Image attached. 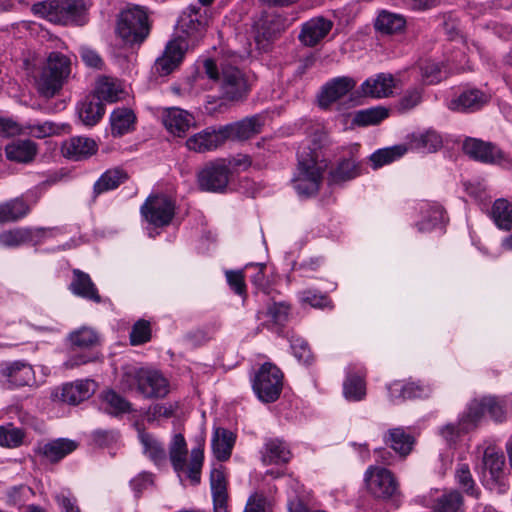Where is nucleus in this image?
I'll return each instance as SVG.
<instances>
[{"mask_svg":"<svg viewBox=\"0 0 512 512\" xmlns=\"http://www.w3.org/2000/svg\"><path fill=\"white\" fill-rule=\"evenodd\" d=\"M204 69L210 79L219 82L222 98L229 101H239L246 97L249 86L244 74L237 67L223 65L221 73H219L214 60L206 59Z\"/></svg>","mask_w":512,"mask_h":512,"instance_id":"obj_6","label":"nucleus"},{"mask_svg":"<svg viewBox=\"0 0 512 512\" xmlns=\"http://www.w3.org/2000/svg\"><path fill=\"white\" fill-rule=\"evenodd\" d=\"M187 456L188 448L184 436L181 433H175L169 443L171 465L181 481L185 475L192 485H198L204 461L203 448L198 446L191 450L188 464Z\"/></svg>","mask_w":512,"mask_h":512,"instance_id":"obj_2","label":"nucleus"},{"mask_svg":"<svg viewBox=\"0 0 512 512\" xmlns=\"http://www.w3.org/2000/svg\"><path fill=\"white\" fill-rule=\"evenodd\" d=\"M124 89L122 84L117 80L109 77H102L98 80L95 88V94L97 98L113 103L123 98Z\"/></svg>","mask_w":512,"mask_h":512,"instance_id":"obj_34","label":"nucleus"},{"mask_svg":"<svg viewBox=\"0 0 512 512\" xmlns=\"http://www.w3.org/2000/svg\"><path fill=\"white\" fill-rule=\"evenodd\" d=\"M176 406L173 404H155L149 407L146 413L148 422H153L160 417L170 418L174 415Z\"/></svg>","mask_w":512,"mask_h":512,"instance_id":"obj_61","label":"nucleus"},{"mask_svg":"<svg viewBox=\"0 0 512 512\" xmlns=\"http://www.w3.org/2000/svg\"><path fill=\"white\" fill-rule=\"evenodd\" d=\"M136 117L129 108H117L110 116L111 133L115 137L129 133L134 128Z\"/></svg>","mask_w":512,"mask_h":512,"instance_id":"obj_33","label":"nucleus"},{"mask_svg":"<svg viewBox=\"0 0 512 512\" xmlns=\"http://www.w3.org/2000/svg\"><path fill=\"white\" fill-rule=\"evenodd\" d=\"M30 211L22 198H15L0 204V223L14 222L25 217Z\"/></svg>","mask_w":512,"mask_h":512,"instance_id":"obj_40","label":"nucleus"},{"mask_svg":"<svg viewBox=\"0 0 512 512\" xmlns=\"http://www.w3.org/2000/svg\"><path fill=\"white\" fill-rule=\"evenodd\" d=\"M442 146L441 136L433 131L427 130L422 133L413 134L410 140V149L422 153H432Z\"/></svg>","mask_w":512,"mask_h":512,"instance_id":"obj_37","label":"nucleus"},{"mask_svg":"<svg viewBox=\"0 0 512 512\" xmlns=\"http://www.w3.org/2000/svg\"><path fill=\"white\" fill-rule=\"evenodd\" d=\"M235 435L225 428H216L212 436V450L219 461H226L230 458L235 444Z\"/></svg>","mask_w":512,"mask_h":512,"instance_id":"obj_30","label":"nucleus"},{"mask_svg":"<svg viewBox=\"0 0 512 512\" xmlns=\"http://www.w3.org/2000/svg\"><path fill=\"white\" fill-rule=\"evenodd\" d=\"M186 46L187 43L181 38L169 41L163 54L155 61L154 69L156 73L165 76L178 67L184 57Z\"/></svg>","mask_w":512,"mask_h":512,"instance_id":"obj_17","label":"nucleus"},{"mask_svg":"<svg viewBox=\"0 0 512 512\" xmlns=\"http://www.w3.org/2000/svg\"><path fill=\"white\" fill-rule=\"evenodd\" d=\"M98 145L94 139L84 136H74L65 140L61 145L62 155L70 160H85L94 155Z\"/></svg>","mask_w":512,"mask_h":512,"instance_id":"obj_21","label":"nucleus"},{"mask_svg":"<svg viewBox=\"0 0 512 512\" xmlns=\"http://www.w3.org/2000/svg\"><path fill=\"white\" fill-rule=\"evenodd\" d=\"M343 393L347 400L361 401L366 395V387L363 378L349 375L343 384Z\"/></svg>","mask_w":512,"mask_h":512,"instance_id":"obj_51","label":"nucleus"},{"mask_svg":"<svg viewBox=\"0 0 512 512\" xmlns=\"http://www.w3.org/2000/svg\"><path fill=\"white\" fill-rule=\"evenodd\" d=\"M361 174L360 163L353 156L343 158L330 171V179L334 183L351 180Z\"/></svg>","mask_w":512,"mask_h":512,"instance_id":"obj_38","label":"nucleus"},{"mask_svg":"<svg viewBox=\"0 0 512 512\" xmlns=\"http://www.w3.org/2000/svg\"><path fill=\"white\" fill-rule=\"evenodd\" d=\"M488 97L478 89L463 91L448 102V108L454 112H470L480 109L487 103Z\"/></svg>","mask_w":512,"mask_h":512,"instance_id":"obj_25","label":"nucleus"},{"mask_svg":"<svg viewBox=\"0 0 512 512\" xmlns=\"http://www.w3.org/2000/svg\"><path fill=\"white\" fill-rule=\"evenodd\" d=\"M226 142L223 127L218 128L210 126L186 140V147L194 152L204 153L213 151L222 146Z\"/></svg>","mask_w":512,"mask_h":512,"instance_id":"obj_16","label":"nucleus"},{"mask_svg":"<svg viewBox=\"0 0 512 512\" xmlns=\"http://www.w3.org/2000/svg\"><path fill=\"white\" fill-rule=\"evenodd\" d=\"M227 281L231 289L238 295H246V285L244 275L241 271H227Z\"/></svg>","mask_w":512,"mask_h":512,"instance_id":"obj_64","label":"nucleus"},{"mask_svg":"<svg viewBox=\"0 0 512 512\" xmlns=\"http://www.w3.org/2000/svg\"><path fill=\"white\" fill-rule=\"evenodd\" d=\"M78 443L67 438H58L37 447L36 453L50 463H56L75 451Z\"/></svg>","mask_w":512,"mask_h":512,"instance_id":"obj_23","label":"nucleus"},{"mask_svg":"<svg viewBox=\"0 0 512 512\" xmlns=\"http://www.w3.org/2000/svg\"><path fill=\"white\" fill-rule=\"evenodd\" d=\"M422 100V90L413 88L407 90L403 97L399 100L398 109L401 111H409L416 107Z\"/></svg>","mask_w":512,"mask_h":512,"instance_id":"obj_59","label":"nucleus"},{"mask_svg":"<svg viewBox=\"0 0 512 512\" xmlns=\"http://www.w3.org/2000/svg\"><path fill=\"white\" fill-rule=\"evenodd\" d=\"M117 32L129 44L141 43L149 34L147 13L135 6L121 12Z\"/></svg>","mask_w":512,"mask_h":512,"instance_id":"obj_7","label":"nucleus"},{"mask_svg":"<svg viewBox=\"0 0 512 512\" xmlns=\"http://www.w3.org/2000/svg\"><path fill=\"white\" fill-rule=\"evenodd\" d=\"M205 26V20L200 7L190 5L180 16L178 27L190 36L200 32Z\"/></svg>","mask_w":512,"mask_h":512,"instance_id":"obj_32","label":"nucleus"},{"mask_svg":"<svg viewBox=\"0 0 512 512\" xmlns=\"http://www.w3.org/2000/svg\"><path fill=\"white\" fill-rule=\"evenodd\" d=\"M388 117V110L383 107L369 108L357 111L353 124L358 126L376 125Z\"/></svg>","mask_w":512,"mask_h":512,"instance_id":"obj_49","label":"nucleus"},{"mask_svg":"<svg viewBox=\"0 0 512 512\" xmlns=\"http://www.w3.org/2000/svg\"><path fill=\"white\" fill-rule=\"evenodd\" d=\"M95 388L96 383L93 380H77L75 382L66 383L61 388L56 389L52 396L54 400L70 405H77L90 398L95 392Z\"/></svg>","mask_w":512,"mask_h":512,"instance_id":"obj_15","label":"nucleus"},{"mask_svg":"<svg viewBox=\"0 0 512 512\" xmlns=\"http://www.w3.org/2000/svg\"><path fill=\"white\" fill-rule=\"evenodd\" d=\"M483 465L486 470L491 474V477L496 478L502 471L504 465V456L493 449H486L483 456Z\"/></svg>","mask_w":512,"mask_h":512,"instance_id":"obj_54","label":"nucleus"},{"mask_svg":"<svg viewBox=\"0 0 512 512\" xmlns=\"http://www.w3.org/2000/svg\"><path fill=\"white\" fill-rule=\"evenodd\" d=\"M126 391L136 390L147 399L164 398L169 393L168 380L156 370L126 365L120 379Z\"/></svg>","mask_w":512,"mask_h":512,"instance_id":"obj_1","label":"nucleus"},{"mask_svg":"<svg viewBox=\"0 0 512 512\" xmlns=\"http://www.w3.org/2000/svg\"><path fill=\"white\" fill-rule=\"evenodd\" d=\"M356 81L348 76L336 77L328 81L318 95V102L322 108H327L353 90Z\"/></svg>","mask_w":512,"mask_h":512,"instance_id":"obj_19","label":"nucleus"},{"mask_svg":"<svg viewBox=\"0 0 512 512\" xmlns=\"http://www.w3.org/2000/svg\"><path fill=\"white\" fill-rule=\"evenodd\" d=\"M368 492L375 498L387 500L399 493L398 483L392 472L379 466H370L365 472Z\"/></svg>","mask_w":512,"mask_h":512,"instance_id":"obj_9","label":"nucleus"},{"mask_svg":"<svg viewBox=\"0 0 512 512\" xmlns=\"http://www.w3.org/2000/svg\"><path fill=\"white\" fill-rule=\"evenodd\" d=\"M138 438L143 447V453L155 464L166 462L167 453L164 445L152 434L142 429L138 430Z\"/></svg>","mask_w":512,"mask_h":512,"instance_id":"obj_29","label":"nucleus"},{"mask_svg":"<svg viewBox=\"0 0 512 512\" xmlns=\"http://www.w3.org/2000/svg\"><path fill=\"white\" fill-rule=\"evenodd\" d=\"M291 349L293 351L294 356L298 359L299 362L304 364L311 363L313 356L308 346V343L300 338L294 339L291 342Z\"/></svg>","mask_w":512,"mask_h":512,"instance_id":"obj_60","label":"nucleus"},{"mask_svg":"<svg viewBox=\"0 0 512 512\" xmlns=\"http://www.w3.org/2000/svg\"><path fill=\"white\" fill-rule=\"evenodd\" d=\"M384 442L401 456H406L412 450L414 438L403 428L397 427L388 430L384 436Z\"/></svg>","mask_w":512,"mask_h":512,"instance_id":"obj_35","label":"nucleus"},{"mask_svg":"<svg viewBox=\"0 0 512 512\" xmlns=\"http://www.w3.org/2000/svg\"><path fill=\"white\" fill-rule=\"evenodd\" d=\"M21 132L17 135H26L37 139H43L53 135L60 134L61 128L58 124L52 121L44 122H28L20 125Z\"/></svg>","mask_w":512,"mask_h":512,"instance_id":"obj_39","label":"nucleus"},{"mask_svg":"<svg viewBox=\"0 0 512 512\" xmlns=\"http://www.w3.org/2000/svg\"><path fill=\"white\" fill-rule=\"evenodd\" d=\"M421 210L424 213L423 220L417 224L418 230L421 232L433 229L444 220V211L439 205L425 204Z\"/></svg>","mask_w":512,"mask_h":512,"instance_id":"obj_47","label":"nucleus"},{"mask_svg":"<svg viewBox=\"0 0 512 512\" xmlns=\"http://www.w3.org/2000/svg\"><path fill=\"white\" fill-rule=\"evenodd\" d=\"M405 27L406 20L402 15L388 11L380 12L375 21V29L382 34H398L403 32Z\"/></svg>","mask_w":512,"mask_h":512,"instance_id":"obj_36","label":"nucleus"},{"mask_svg":"<svg viewBox=\"0 0 512 512\" xmlns=\"http://www.w3.org/2000/svg\"><path fill=\"white\" fill-rule=\"evenodd\" d=\"M408 148L405 145H395L375 151L370 156L373 168L377 169L400 159Z\"/></svg>","mask_w":512,"mask_h":512,"instance_id":"obj_42","label":"nucleus"},{"mask_svg":"<svg viewBox=\"0 0 512 512\" xmlns=\"http://www.w3.org/2000/svg\"><path fill=\"white\" fill-rule=\"evenodd\" d=\"M68 340L73 347L86 349L94 347L99 343V335L93 328L81 327L71 332Z\"/></svg>","mask_w":512,"mask_h":512,"instance_id":"obj_43","label":"nucleus"},{"mask_svg":"<svg viewBox=\"0 0 512 512\" xmlns=\"http://www.w3.org/2000/svg\"><path fill=\"white\" fill-rule=\"evenodd\" d=\"M151 339L150 323L146 320H138L130 332V343L134 346L144 344Z\"/></svg>","mask_w":512,"mask_h":512,"instance_id":"obj_55","label":"nucleus"},{"mask_svg":"<svg viewBox=\"0 0 512 512\" xmlns=\"http://www.w3.org/2000/svg\"><path fill=\"white\" fill-rule=\"evenodd\" d=\"M421 76L426 84H436L443 79V73L438 63L426 61L420 67Z\"/></svg>","mask_w":512,"mask_h":512,"instance_id":"obj_56","label":"nucleus"},{"mask_svg":"<svg viewBox=\"0 0 512 512\" xmlns=\"http://www.w3.org/2000/svg\"><path fill=\"white\" fill-rule=\"evenodd\" d=\"M264 125V119L260 115L246 117L240 121L223 125V131L228 140H247L259 134Z\"/></svg>","mask_w":512,"mask_h":512,"instance_id":"obj_18","label":"nucleus"},{"mask_svg":"<svg viewBox=\"0 0 512 512\" xmlns=\"http://www.w3.org/2000/svg\"><path fill=\"white\" fill-rule=\"evenodd\" d=\"M408 389L409 388H406V383L401 381L392 382L387 386L390 401L397 403L407 400Z\"/></svg>","mask_w":512,"mask_h":512,"instance_id":"obj_63","label":"nucleus"},{"mask_svg":"<svg viewBox=\"0 0 512 512\" xmlns=\"http://www.w3.org/2000/svg\"><path fill=\"white\" fill-rule=\"evenodd\" d=\"M127 174L120 168L109 169L104 172L94 184V192L101 194L103 192L117 188L125 182Z\"/></svg>","mask_w":512,"mask_h":512,"instance_id":"obj_41","label":"nucleus"},{"mask_svg":"<svg viewBox=\"0 0 512 512\" xmlns=\"http://www.w3.org/2000/svg\"><path fill=\"white\" fill-rule=\"evenodd\" d=\"M463 151L469 157L483 163H496L503 159V153L497 146L476 138L466 139Z\"/></svg>","mask_w":512,"mask_h":512,"instance_id":"obj_20","label":"nucleus"},{"mask_svg":"<svg viewBox=\"0 0 512 512\" xmlns=\"http://www.w3.org/2000/svg\"><path fill=\"white\" fill-rule=\"evenodd\" d=\"M395 87L394 77L389 73H379L366 79L360 86L358 93L365 97L386 98L393 94Z\"/></svg>","mask_w":512,"mask_h":512,"instance_id":"obj_22","label":"nucleus"},{"mask_svg":"<svg viewBox=\"0 0 512 512\" xmlns=\"http://www.w3.org/2000/svg\"><path fill=\"white\" fill-rule=\"evenodd\" d=\"M69 289L74 295L86 300L95 303H100L102 300L90 276L79 269L73 270V279L69 285Z\"/></svg>","mask_w":512,"mask_h":512,"instance_id":"obj_26","label":"nucleus"},{"mask_svg":"<svg viewBox=\"0 0 512 512\" xmlns=\"http://www.w3.org/2000/svg\"><path fill=\"white\" fill-rule=\"evenodd\" d=\"M290 458V449L283 440L269 439L266 441L262 452V461L264 464L287 463Z\"/></svg>","mask_w":512,"mask_h":512,"instance_id":"obj_31","label":"nucleus"},{"mask_svg":"<svg viewBox=\"0 0 512 512\" xmlns=\"http://www.w3.org/2000/svg\"><path fill=\"white\" fill-rule=\"evenodd\" d=\"M434 512H463V498L457 491L439 496L433 506Z\"/></svg>","mask_w":512,"mask_h":512,"instance_id":"obj_44","label":"nucleus"},{"mask_svg":"<svg viewBox=\"0 0 512 512\" xmlns=\"http://www.w3.org/2000/svg\"><path fill=\"white\" fill-rule=\"evenodd\" d=\"M70 74V58L60 52H51L36 78L37 91L45 98H52L62 89Z\"/></svg>","mask_w":512,"mask_h":512,"instance_id":"obj_5","label":"nucleus"},{"mask_svg":"<svg viewBox=\"0 0 512 512\" xmlns=\"http://www.w3.org/2000/svg\"><path fill=\"white\" fill-rule=\"evenodd\" d=\"M31 232L25 228L6 230L0 233V247L16 248L30 241Z\"/></svg>","mask_w":512,"mask_h":512,"instance_id":"obj_48","label":"nucleus"},{"mask_svg":"<svg viewBox=\"0 0 512 512\" xmlns=\"http://www.w3.org/2000/svg\"><path fill=\"white\" fill-rule=\"evenodd\" d=\"M102 399L106 405L105 410L112 415L126 413L131 410L130 402L113 390L104 392Z\"/></svg>","mask_w":512,"mask_h":512,"instance_id":"obj_50","label":"nucleus"},{"mask_svg":"<svg viewBox=\"0 0 512 512\" xmlns=\"http://www.w3.org/2000/svg\"><path fill=\"white\" fill-rule=\"evenodd\" d=\"M82 61L88 66L96 69H101L103 60L100 55L93 49L83 46L79 49Z\"/></svg>","mask_w":512,"mask_h":512,"instance_id":"obj_62","label":"nucleus"},{"mask_svg":"<svg viewBox=\"0 0 512 512\" xmlns=\"http://www.w3.org/2000/svg\"><path fill=\"white\" fill-rule=\"evenodd\" d=\"M484 403L486 404V413H488L493 420L497 422L504 420L506 412L500 399L488 396L484 397Z\"/></svg>","mask_w":512,"mask_h":512,"instance_id":"obj_58","label":"nucleus"},{"mask_svg":"<svg viewBox=\"0 0 512 512\" xmlns=\"http://www.w3.org/2000/svg\"><path fill=\"white\" fill-rule=\"evenodd\" d=\"M162 121L171 134L182 137L193 124L194 118L187 111L172 107L164 111Z\"/></svg>","mask_w":512,"mask_h":512,"instance_id":"obj_24","label":"nucleus"},{"mask_svg":"<svg viewBox=\"0 0 512 512\" xmlns=\"http://www.w3.org/2000/svg\"><path fill=\"white\" fill-rule=\"evenodd\" d=\"M290 20L281 14L263 13L255 23V40L266 48L277 39L289 26Z\"/></svg>","mask_w":512,"mask_h":512,"instance_id":"obj_11","label":"nucleus"},{"mask_svg":"<svg viewBox=\"0 0 512 512\" xmlns=\"http://www.w3.org/2000/svg\"><path fill=\"white\" fill-rule=\"evenodd\" d=\"M492 217L500 229H512V205L506 199H497L492 207Z\"/></svg>","mask_w":512,"mask_h":512,"instance_id":"obj_46","label":"nucleus"},{"mask_svg":"<svg viewBox=\"0 0 512 512\" xmlns=\"http://www.w3.org/2000/svg\"><path fill=\"white\" fill-rule=\"evenodd\" d=\"M486 413V404L484 398L473 400L468 405L467 411L461 416V426L463 430H472Z\"/></svg>","mask_w":512,"mask_h":512,"instance_id":"obj_45","label":"nucleus"},{"mask_svg":"<svg viewBox=\"0 0 512 512\" xmlns=\"http://www.w3.org/2000/svg\"><path fill=\"white\" fill-rule=\"evenodd\" d=\"M229 173L223 161L209 162L197 174L199 187L204 191L222 192L228 184Z\"/></svg>","mask_w":512,"mask_h":512,"instance_id":"obj_12","label":"nucleus"},{"mask_svg":"<svg viewBox=\"0 0 512 512\" xmlns=\"http://www.w3.org/2000/svg\"><path fill=\"white\" fill-rule=\"evenodd\" d=\"M290 305L285 301H274L267 306L266 316L276 325H283L289 318Z\"/></svg>","mask_w":512,"mask_h":512,"instance_id":"obj_53","label":"nucleus"},{"mask_svg":"<svg viewBox=\"0 0 512 512\" xmlns=\"http://www.w3.org/2000/svg\"><path fill=\"white\" fill-rule=\"evenodd\" d=\"M327 167L319 154L309 148L298 154V165L292 184L298 195L309 197L315 195L320 188L323 173Z\"/></svg>","mask_w":512,"mask_h":512,"instance_id":"obj_3","label":"nucleus"},{"mask_svg":"<svg viewBox=\"0 0 512 512\" xmlns=\"http://www.w3.org/2000/svg\"><path fill=\"white\" fill-rule=\"evenodd\" d=\"M333 26V21L324 16L313 17L301 25L298 39L302 45L314 47L328 36Z\"/></svg>","mask_w":512,"mask_h":512,"instance_id":"obj_14","label":"nucleus"},{"mask_svg":"<svg viewBox=\"0 0 512 512\" xmlns=\"http://www.w3.org/2000/svg\"><path fill=\"white\" fill-rule=\"evenodd\" d=\"M34 15L61 25H83L86 5L84 0H46L32 5Z\"/></svg>","mask_w":512,"mask_h":512,"instance_id":"obj_4","label":"nucleus"},{"mask_svg":"<svg viewBox=\"0 0 512 512\" xmlns=\"http://www.w3.org/2000/svg\"><path fill=\"white\" fill-rule=\"evenodd\" d=\"M283 374L278 367L264 363L253 380V390L260 401L271 403L276 401L282 391Z\"/></svg>","mask_w":512,"mask_h":512,"instance_id":"obj_8","label":"nucleus"},{"mask_svg":"<svg viewBox=\"0 0 512 512\" xmlns=\"http://www.w3.org/2000/svg\"><path fill=\"white\" fill-rule=\"evenodd\" d=\"M0 377L3 384L9 389L31 386L36 382L32 366L23 361L3 364L0 369Z\"/></svg>","mask_w":512,"mask_h":512,"instance_id":"obj_13","label":"nucleus"},{"mask_svg":"<svg viewBox=\"0 0 512 512\" xmlns=\"http://www.w3.org/2000/svg\"><path fill=\"white\" fill-rule=\"evenodd\" d=\"M174 213V202L164 195L150 196L141 206L142 216L147 222L156 227L169 225L174 217Z\"/></svg>","mask_w":512,"mask_h":512,"instance_id":"obj_10","label":"nucleus"},{"mask_svg":"<svg viewBox=\"0 0 512 512\" xmlns=\"http://www.w3.org/2000/svg\"><path fill=\"white\" fill-rule=\"evenodd\" d=\"M5 153L8 160L27 164L35 159L38 145L29 139L15 140L6 145Z\"/></svg>","mask_w":512,"mask_h":512,"instance_id":"obj_27","label":"nucleus"},{"mask_svg":"<svg viewBox=\"0 0 512 512\" xmlns=\"http://www.w3.org/2000/svg\"><path fill=\"white\" fill-rule=\"evenodd\" d=\"M457 483L459 486L466 491V493L476 496V492L474 489V480L470 473L469 467L467 464H460L456 470L455 474Z\"/></svg>","mask_w":512,"mask_h":512,"instance_id":"obj_57","label":"nucleus"},{"mask_svg":"<svg viewBox=\"0 0 512 512\" xmlns=\"http://www.w3.org/2000/svg\"><path fill=\"white\" fill-rule=\"evenodd\" d=\"M77 113L84 125L94 126L102 119L105 107L99 98L89 95L78 104Z\"/></svg>","mask_w":512,"mask_h":512,"instance_id":"obj_28","label":"nucleus"},{"mask_svg":"<svg viewBox=\"0 0 512 512\" xmlns=\"http://www.w3.org/2000/svg\"><path fill=\"white\" fill-rule=\"evenodd\" d=\"M23 439L24 432L21 429L12 424L0 426V446L16 448L22 444Z\"/></svg>","mask_w":512,"mask_h":512,"instance_id":"obj_52","label":"nucleus"}]
</instances>
